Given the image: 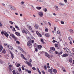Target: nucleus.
Here are the masks:
<instances>
[{
    "label": "nucleus",
    "instance_id": "nucleus-1",
    "mask_svg": "<svg viewBox=\"0 0 74 74\" xmlns=\"http://www.w3.org/2000/svg\"><path fill=\"white\" fill-rule=\"evenodd\" d=\"M7 7H8V8H10V10H13V11H15V10H16V8L11 5H8Z\"/></svg>",
    "mask_w": 74,
    "mask_h": 74
},
{
    "label": "nucleus",
    "instance_id": "nucleus-2",
    "mask_svg": "<svg viewBox=\"0 0 74 74\" xmlns=\"http://www.w3.org/2000/svg\"><path fill=\"white\" fill-rule=\"evenodd\" d=\"M28 28H29V29L31 30L32 33H34V28L30 26H29Z\"/></svg>",
    "mask_w": 74,
    "mask_h": 74
},
{
    "label": "nucleus",
    "instance_id": "nucleus-3",
    "mask_svg": "<svg viewBox=\"0 0 74 74\" xmlns=\"http://www.w3.org/2000/svg\"><path fill=\"white\" fill-rule=\"evenodd\" d=\"M67 50L68 51H67V52L68 53V54L70 55V56H71L72 55V53H71V52L70 51V50H69V49H67Z\"/></svg>",
    "mask_w": 74,
    "mask_h": 74
},
{
    "label": "nucleus",
    "instance_id": "nucleus-4",
    "mask_svg": "<svg viewBox=\"0 0 74 74\" xmlns=\"http://www.w3.org/2000/svg\"><path fill=\"white\" fill-rule=\"evenodd\" d=\"M54 8L56 9V11H59V8H58V5H55Z\"/></svg>",
    "mask_w": 74,
    "mask_h": 74
},
{
    "label": "nucleus",
    "instance_id": "nucleus-5",
    "mask_svg": "<svg viewBox=\"0 0 74 74\" xmlns=\"http://www.w3.org/2000/svg\"><path fill=\"white\" fill-rule=\"evenodd\" d=\"M38 14L39 16L40 17H42L44 14H43V13L41 12H38Z\"/></svg>",
    "mask_w": 74,
    "mask_h": 74
},
{
    "label": "nucleus",
    "instance_id": "nucleus-6",
    "mask_svg": "<svg viewBox=\"0 0 74 74\" xmlns=\"http://www.w3.org/2000/svg\"><path fill=\"white\" fill-rule=\"evenodd\" d=\"M21 56L23 59H24V60H25L27 61V59L26 58H25V56H24L23 55V54H21Z\"/></svg>",
    "mask_w": 74,
    "mask_h": 74
},
{
    "label": "nucleus",
    "instance_id": "nucleus-7",
    "mask_svg": "<svg viewBox=\"0 0 74 74\" xmlns=\"http://www.w3.org/2000/svg\"><path fill=\"white\" fill-rule=\"evenodd\" d=\"M25 63H26L27 64H28L29 66H30L31 67H32V64L30 63H29V62H27L26 61V62H25Z\"/></svg>",
    "mask_w": 74,
    "mask_h": 74
},
{
    "label": "nucleus",
    "instance_id": "nucleus-8",
    "mask_svg": "<svg viewBox=\"0 0 74 74\" xmlns=\"http://www.w3.org/2000/svg\"><path fill=\"white\" fill-rule=\"evenodd\" d=\"M39 26L37 24H35L34 25V27L36 29H38V28Z\"/></svg>",
    "mask_w": 74,
    "mask_h": 74
},
{
    "label": "nucleus",
    "instance_id": "nucleus-9",
    "mask_svg": "<svg viewBox=\"0 0 74 74\" xmlns=\"http://www.w3.org/2000/svg\"><path fill=\"white\" fill-rule=\"evenodd\" d=\"M8 47L9 48V49H11V50H12V49H13V48L11 45H8Z\"/></svg>",
    "mask_w": 74,
    "mask_h": 74
},
{
    "label": "nucleus",
    "instance_id": "nucleus-10",
    "mask_svg": "<svg viewBox=\"0 0 74 74\" xmlns=\"http://www.w3.org/2000/svg\"><path fill=\"white\" fill-rule=\"evenodd\" d=\"M10 36H9V37H11L12 36V37L13 38H15V37L14 36V35L13 34H11L10 33Z\"/></svg>",
    "mask_w": 74,
    "mask_h": 74
},
{
    "label": "nucleus",
    "instance_id": "nucleus-11",
    "mask_svg": "<svg viewBox=\"0 0 74 74\" xmlns=\"http://www.w3.org/2000/svg\"><path fill=\"white\" fill-rule=\"evenodd\" d=\"M10 53L11 55V57L12 59H13V58H14V55L13 54V53H12L11 51L10 52Z\"/></svg>",
    "mask_w": 74,
    "mask_h": 74
},
{
    "label": "nucleus",
    "instance_id": "nucleus-12",
    "mask_svg": "<svg viewBox=\"0 0 74 74\" xmlns=\"http://www.w3.org/2000/svg\"><path fill=\"white\" fill-rule=\"evenodd\" d=\"M36 34H37V35H38L40 37H41V35L40 34V33H39V32H38V31H36Z\"/></svg>",
    "mask_w": 74,
    "mask_h": 74
},
{
    "label": "nucleus",
    "instance_id": "nucleus-13",
    "mask_svg": "<svg viewBox=\"0 0 74 74\" xmlns=\"http://www.w3.org/2000/svg\"><path fill=\"white\" fill-rule=\"evenodd\" d=\"M32 45V44H31V41H29L27 43V46H30V45Z\"/></svg>",
    "mask_w": 74,
    "mask_h": 74
},
{
    "label": "nucleus",
    "instance_id": "nucleus-14",
    "mask_svg": "<svg viewBox=\"0 0 74 74\" xmlns=\"http://www.w3.org/2000/svg\"><path fill=\"white\" fill-rule=\"evenodd\" d=\"M45 56H47L48 58H50V56H49V55L47 53H45Z\"/></svg>",
    "mask_w": 74,
    "mask_h": 74
},
{
    "label": "nucleus",
    "instance_id": "nucleus-15",
    "mask_svg": "<svg viewBox=\"0 0 74 74\" xmlns=\"http://www.w3.org/2000/svg\"><path fill=\"white\" fill-rule=\"evenodd\" d=\"M42 48V46L41 45H39L38 46V49H41Z\"/></svg>",
    "mask_w": 74,
    "mask_h": 74
},
{
    "label": "nucleus",
    "instance_id": "nucleus-16",
    "mask_svg": "<svg viewBox=\"0 0 74 74\" xmlns=\"http://www.w3.org/2000/svg\"><path fill=\"white\" fill-rule=\"evenodd\" d=\"M49 34L48 33H46L45 34V36L47 37H49Z\"/></svg>",
    "mask_w": 74,
    "mask_h": 74
},
{
    "label": "nucleus",
    "instance_id": "nucleus-17",
    "mask_svg": "<svg viewBox=\"0 0 74 74\" xmlns=\"http://www.w3.org/2000/svg\"><path fill=\"white\" fill-rule=\"evenodd\" d=\"M68 40H69L70 41H72L73 40H72V38H71V37H69L68 38Z\"/></svg>",
    "mask_w": 74,
    "mask_h": 74
},
{
    "label": "nucleus",
    "instance_id": "nucleus-18",
    "mask_svg": "<svg viewBox=\"0 0 74 74\" xmlns=\"http://www.w3.org/2000/svg\"><path fill=\"white\" fill-rule=\"evenodd\" d=\"M26 29H23L22 30V32L24 33H26Z\"/></svg>",
    "mask_w": 74,
    "mask_h": 74
},
{
    "label": "nucleus",
    "instance_id": "nucleus-19",
    "mask_svg": "<svg viewBox=\"0 0 74 74\" xmlns=\"http://www.w3.org/2000/svg\"><path fill=\"white\" fill-rule=\"evenodd\" d=\"M2 49H3V46H2V45H0V52L1 51Z\"/></svg>",
    "mask_w": 74,
    "mask_h": 74
},
{
    "label": "nucleus",
    "instance_id": "nucleus-20",
    "mask_svg": "<svg viewBox=\"0 0 74 74\" xmlns=\"http://www.w3.org/2000/svg\"><path fill=\"white\" fill-rule=\"evenodd\" d=\"M4 35L6 36V37H8V34H7V32H5L4 33Z\"/></svg>",
    "mask_w": 74,
    "mask_h": 74
},
{
    "label": "nucleus",
    "instance_id": "nucleus-21",
    "mask_svg": "<svg viewBox=\"0 0 74 74\" xmlns=\"http://www.w3.org/2000/svg\"><path fill=\"white\" fill-rule=\"evenodd\" d=\"M69 31L71 33H74V32H73V30L72 29H70Z\"/></svg>",
    "mask_w": 74,
    "mask_h": 74
},
{
    "label": "nucleus",
    "instance_id": "nucleus-22",
    "mask_svg": "<svg viewBox=\"0 0 74 74\" xmlns=\"http://www.w3.org/2000/svg\"><path fill=\"white\" fill-rule=\"evenodd\" d=\"M73 62V59L72 58H70L69 59V62L70 63H72Z\"/></svg>",
    "mask_w": 74,
    "mask_h": 74
},
{
    "label": "nucleus",
    "instance_id": "nucleus-23",
    "mask_svg": "<svg viewBox=\"0 0 74 74\" xmlns=\"http://www.w3.org/2000/svg\"><path fill=\"white\" fill-rule=\"evenodd\" d=\"M36 8L37 10H41V7H36Z\"/></svg>",
    "mask_w": 74,
    "mask_h": 74
},
{
    "label": "nucleus",
    "instance_id": "nucleus-24",
    "mask_svg": "<svg viewBox=\"0 0 74 74\" xmlns=\"http://www.w3.org/2000/svg\"><path fill=\"white\" fill-rule=\"evenodd\" d=\"M6 52L5 50V49H3L2 51V53H5Z\"/></svg>",
    "mask_w": 74,
    "mask_h": 74
},
{
    "label": "nucleus",
    "instance_id": "nucleus-25",
    "mask_svg": "<svg viewBox=\"0 0 74 74\" xmlns=\"http://www.w3.org/2000/svg\"><path fill=\"white\" fill-rule=\"evenodd\" d=\"M52 69H49L48 70V72H49V73H52Z\"/></svg>",
    "mask_w": 74,
    "mask_h": 74
},
{
    "label": "nucleus",
    "instance_id": "nucleus-26",
    "mask_svg": "<svg viewBox=\"0 0 74 74\" xmlns=\"http://www.w3.org/2000/svg\"><path fill=\"white\" fill-rule=\"evenodd\" d=\"M60 5L61 6H63L64 5V4L63 3H59Z\"/></svg>",
    "mask_w": 74,
    "mask_h": 74
},
{
    "label": "nucleus",
    "instance_id": "nucleus-27",
    "mask_svg": "<svg viewBox=\"0 0 74 74\" xmlns=\"http://www.w3.org/2000/svg\"><path fill=\"white\" fill-rule=\"evenodd\" d=\"M1 5L3 7H5V3H1Z\"/></svg>",
    "mask_w": 74,
    "mask_h": 74
},
{
    "label": "nucleus",
    "instance_id": "nucleus-28",
    "mask_svg": "<svg viewBox=\"0 0 74 74\" xmlns=\"http://www.w3.org/2000/svg\"><path fill=\"white\" fill-rule=\"evenodd\" d=\"M9 70H11V67H12V65H10L9 66Z\"/></svg>",
    "mask_w": 74,
    "mask_h": 74
},
{
    "label": "nucleus",
    "instance_id": "nucleus-29",
    "mask_svg": "<svg viewBox=\"0 0 74 74\" xmlns=\"http://www.w3.org/2000/svg\"><path fill=\"white\" fill-rule=\"evenodd\" d=\"M41 40L42 42V44H44L45 43L44 42V39H41Z\"/></svg>",
    "mask_w": 74,
    "mask_h": 74
},
{
    "label": "nucleus",
    "instance_id": "nucleus-30",
    "mask_svg": "<svg viewBox=\"0 0 74 74\" xmlns=\"http://www.w3.org/2000/svg\"><path fill=\"white\" fill-rule=\"evenodd\" d=\"M68 56V54H64L63 55V56L64 57H66V56Z\"/></svg>",
    "mask_w": 74,
    "mask_h": 74
},
{
    "label": "nucleus",
    "instance_id": "nucleus-31",
    "mask_svg": "<svg viewBox=\"0 0 74 74\" xmlns=\"http://www.w3.org/2000/svg\"><path fill=\"white\" fill-rule=\"evenodd\" d=\"M5 33V32H4V31H2L1 32V34L2 35H3V34H4V33Z\"/></svg>",
    "mask_w": 74,
    "mask_h": 74
},
{
    "label": "nucleus",
    "instance_id": "nucleus-32",
    "mask_svg": "<svg viewBox=\"0 0 74 74\" xmlns=\"http://www.w3.org/2000/svg\"><path fill=\"white\" fill-rule=\"evenodd\" d=\"M53 72H54V73H57V71L55 69H53Z\"/></svg>",
    "mask_w": 74,
    "mask_h": 74
},
{
    "label": "nucleus",
    "instance_id": "nucleus-33",
    "mask_svg": "<svg viewBox=\"0 0 74 74\" xmlns=\"http://www.w3.org/2000/svg\"><path fill=\"white\" fill-rule=\"evenodd\" d=\"M9 23H10L12 25H13V24H14V23L12 22V21H9Z\"/></svg>",
    "mask_w": 74,
    "mask_h": 74
},
{
    "label": "nucleus",
    "instance_id": "nucleus-34",
    "mask_svg": "<svg viewBox=\"0 0 74 74\" xmlns=\"http://www.w3.org/2000/svg\"><path fill=\"white\" fill-rule=\"evenodd\" d=\"M43 10L45 12H47V8H44Z\"/></svg>",
    "mask_w": 74,
    "mask_h": 74
},
{
    "label": "nucleus",
    "instance_id": "nucleus-35",
    "mask_svg": "<svg viewBox=\"0 0 74 74\" xmlns=\"http://www.w3.org/2000/svg\"><path fill=\"white\" fill-rule=\"evenodd\" d=\"M58 44H56L55 45V47H58V44H59V42H58Z\"/></svg>",
    "mask_w": 74,
    "mask_h": 74
},
{
    "label": "nucleus",
    "instance_id": "nucleus-36",
    "mask_svg": "<svg viewBox=\"0 0 74 74\" xmlns=\"http://www.w3.org/2000/svg\"><path fill=\"white\" fill-rule=\"evenodd\" d=\"M15 27L16 28V29H17L18 30H19V28H18V27L17 26L15 25Z\"/></svg>",
    "mask_w": 74,
    "mask_h": 74
},
{
    "label": "nucleus",
    "instance_id": "nucleus-37",
    "mask_svg": "<svg viewBox=\"0 0 74 74\" xmlns=\"http://www.w3.org/2000/svg\"><path fill=\"white\" fill-rule=\"evenodd\" d=\"M67 49H69L67 48H63V49L64 50H66V52H67V51H68V50H67Z\"/></svg>",
    "mask_w": 74,
    "mask_h": 74
},
{
    "label": "nucleus",
    "instance_id": "nucleus-38",
    "mask_svg": "<svg viewBox=\"0 0 74 74\" xmlns=\"http://www.w3.org/2000/svg\"><path fill=\"white\" fill-rule=\"evenodd\" d=\"M24 3H25V2H24V1H22L21 2V5H23V4H24Z\"/></svg>",
    "mask_w": 74,
    "mask_h": 74
},
{
    "label": "nucleus",
    "instance_id": "nucleus-39",
    "mask_svg": "<svg viewBox=\"0 0 74 74\" xmlns=\"http://www.w3.org/2000/svg\"><path fill=\"white\" fill-rule=\"evenodd\" d=\"M45 31L46 32H48V29L47 28H46L45 30Z\"/></svg>",
    "mask_w": 74,
    "mask_h": 74
},
{
    "label": "nucleus",
    "instance_id": "nucleus-40",
    "mask_svg": "<svg viewBox=\"0 0 74 74\" xmlns=\"http://www.w3.org/2000/svg\"><path fill=\"white\" fill-rule=\"evenodd\" d=\"M15 34L16 35H17V36H19V34L18 33V32H16Z\"/></svg>",
    "mask_w": 74,
    "mask_h": 74
},
{
    "label": "nucleus",
    "instance_id": "nucleus-41",
    "mask_svg": "<svg viewBox=\"0 0 74 74\" xmlns=\"http://www.w3.org/2000/svg\"><path fill=\"white\" fill-rule=\"evenodd\" d=\"M16 44H20V42H19V41H16Z\"/></svg>",
    "mask_w": 74,
    "mask_h": 74
},
{
    "label": "nucleus",
    "instance_id": "nucleus-42",
    "mask_svg": "<svg viewBox=\"0 0 74 74\" xmlns=\"http://www.w3.org/2000/svg\"><path fill=\"white\" fill-rule=\"evenodd\" d=\"M12 73L13 74H16V73L15 72V70H13L12 71Z\"/></svg>",
    "mask_w": 74,
    "mask_h": 74
},
{
    "label": "nucleus",
    "instance_id": "nucleus-43",
    "mask_svg": "<svg viewBox=\"0 0 74 74\" xmlns=\"http://www.w3.org/2000/svg\"><path fill=\"white\" fill-rule=\"evenodd\" d=\"M20 66H21V64H18L16 65V67H19Z\"/></svg>",
    "mask_w": 74,
    "mask_h": 74
},
{
    "label": "nucleus",
    "instance_id": "nucleus-44",
    "mask_svg": "<svg viewBox=\"0 0 74 74\" xmlns=\"http://www.w3.org/2000/svg\"><path fill=\"white\" fill-rule=\"evenodd\" d=\"M51 49H52L53 50V51H55V48L53 47H52L51 48Z\"/></svg>",
    "mask_w": 74,
    "mask_h": 74
},
{
    "label": "nucleus",
    "instance_id": "nucleus-45",
    "mask_svg": "<svg viewBox=\"0 0 74 74\" xmlns=\"http://www.w3.org/2000/svg\"><path fill=\"white\" fill-rule=\"evenodd\" d=\"M28 73L29 74H31V73H32V72H31V71H28Z\"/></svg>",
    "mask_w": 74,
    "mask_h": 74
},
{
    "label": "nucleus",
    "instance_id": "nucleus-46",
    "mask_svg": "<svg viewBox=\"0 0 74 74\" xmlns=\"http://www.w3.org/2000/svg\"><path fill=\"white\" fill-rule=\"evenodd\" d=\"M13 31H14V32H16V30H15V28H13L12 29Z\"/></svg>",
    "mask_w": 74,
    "mask_h": 74
},
{
    "label": "nucleus",
    "instance_id": "nucleus-47",
    "mask_svg": "<svg viewBox=\"0 0 74 74\" xmlns=\"http://www.w3.org/2000/svg\"><path fill=\"white\" fill-rule=\"evenodd\" d=\"M31 6H32V8H33V10H34V9H35V8H34V6H33V5H32Z\"/></svg>",
    "mask_w": 74,
    "mask_h": 74
},
{
    "label": "nucleus",
    "instance_id": "nucleus-48",
    "mask_svg": "<svg viewBox=\"0 0 74 74\" xmlns=\"http://www.w3.org/2000/svg\"><path fill=\"white\" fill-rule=\"evenodd\" d=\"M32 69L34 70H36V68L34 67H33L32 68Z\"/></svg>",
    "mask_w": 74,
    "mask_h": 74
},
{
    "label": "nucleus",
    "instance_id": "nucleus-49",
    "mask_svg": "<svg viewBox=\"0 0 74 74\" xmlns=\"http://www.w3.org/2000/svg\"><path fill=\"white\" fill-rule=\"evenodd\" d=\"M44 68L45 70H47V66H46V65L44 66Z\"/></svg>",
    "mask_w": 74,
    "mask_h": 74
},
{
    "label": "nucleus",
    "instance_id": "nucleus-50",
    "mask_svg": "<svg viewBox=\"0 0 74 74\" xmlns=\"http://www.w3.org/2000/svg\"><path fill=\"white\" fill-rule=\"evenodd\" d=\"M4 44V45L5 46V47H7H7H8V45H7V44Z\"/></svg>",
    "mask_w": 74,
    "mask_h": 74
},
{
    "label": "nucleus",
    "instance_id": "nucleus-51",
    "mask_svg": "<svg viewBox=\"0 0 74 74\" xmlns=\"http://www.w3.org/2000/svg\"><path fill=\"white\" fill-rule=\"evenodd\" d=\"M64 1L65 3H67V0H64Z\"/></svg>",
    "mask_w": 74,
    "mask_h": 74
},
{
    "label": "nucleus",
    "instance_id": "nucleus-52",
    "mask_svg": "<svg viewBox=\"0 0 74 74\" xmlns=\"http://www.w3.org/2000/svg\"><path fill=\"white\" fill-rule=\"evenodd\" d=\"M22 69L23 70H25V68L23 66H22Z\"/></svg>",
    "mask_w": 74,
    "mask_h": 74
},
{
    "label": "nucleus",
    "instance_id": "nucleus-53",
    "mask_svg": "<svg viewBox=\"0 0 74 74\" xmlns=\"http://www.w3.org/2000/svg\"><path fill=\"white\" fill-rule=\"evenodd\" d=\"M44 1V0H40V2H43Z\"/></svg>",
    "mask_w": 74,
    "mask_h": 74
},
{
    "label": "nucleus",
    "instance_id": "nucleus-54",
    "mask_svg": "<svg viewBox=\"0 0 74 74\" xmlns=\"http://www.w3.org/2000/svg\"><path fill=\"white\" fill-rule=\"evenodd\" d=\"M61 24H62V25H63V24H64V22L63 21H61Z\"/></svg>",
    "mask_w": 74,
    "mask_h": 74
},
{
    "label": "nucleus",
    "instance_id": "nucleus-55",
    "mask_svg": "<svg viewBox=\"0 0 74 74\" xmlns=\"http://www.w3.org/2000/svg\"><path fill=\"white\" fill-rule=\"evenodd\" d=\"M18 71H21V68H19L18 69Z\"/></svg>",
    "mask_w": 74,
    "mask_h": 74
},
{
    "label": "nucleus",
    "instance_id": "nucleus-56",
    "mask_svg": "<svg viewBox=\"0 0 74 74\" xmlns=\"http://www.w3.org/2000/svg\"><path fill=\"white\" fill-rule=\"evenodd\" d=\"M53 42H57V41L55 40H53L52 41Z\"/></svg>",
    "mask_w": 74,
    "mask_h": 74
},
{
    "label": "nucleus",
    "instance_id": "nucleus-57",
    "mask_svg": "<svg viewBox=\"0 0 74 74\" xmlns=\"http://www.w3.org/2000/svg\"><path fill=\"white\" fill-rule=\"evenodd\" d=\"M35 51H36V52H37V51H38V50L37 49V48H35Z\"/></svg>",
    "mask_w": 74,
    "mask_h": 74
},
{
    "label": "nucleus",
    "instance_id": "nucleus-58",
    "mask_svg": "<svg viewBox=\"0 0 74 74\" xmlns=\"http://www.w3.org/2000/svg\"><path fill=\"white\" fill-rule=\"evenodd\" d=\"M55 53L56 54H59V52H58L57 51H56L55 52Z\"/></svg>",
    "mask_w": 74,
    "mask_h": 74
},
{
    "label": "nucleus",
    "instance_id": "nucleus-59",
    "mask_svg": "<svg viewBox=\"0 0 74 74\" xmlns=\"http://www.w3.org/2000/svg\"><path fill=\"white\" fill-rule=\"evenodd\" d=\"M42 73L43 74H45V72L44 71H42Z\"/></svg>",
    "mask_w": 74,
    "mask_h": 74
},
{
    "label": "nucleus",
    "instance_id": "nucleus-60",
    "mask_svg": "<svg viewBox=\"0 0 74 74\" xmlns=\"http://www.w3.org/2000/svg\"><path fill=\"white\" fill-rule=\"evenodd\" d=\"M34 42V40H32V43H33Z\"/></svg>",
    "mask_w": 74,
    "mask_h": 74
},
{
    "label": "nucleus",
    "instance_id": "nucleus-61",
    "mask_svg": "<svg viewBox=\"0 0 74 74\" xmlns=\"http://www.w3.org/2000/svg\"><path fill=\"white\" fill-rule=\"evenodd\" d=\"M48 23H49V25H50L51 26V24L49 22H48Z\"/></svg>",
    "mask_w": 74,
    "mask_h": 74
},
{
    "label": "nucleus",
    "instance_id": "nucleus-62",
    "mask_svg": "<svg viewBox=\"0 0 74 74\" xmlns=\"http://www.w3.org/2000/svg\"><path fill=\"white\" fill-rule=\"evenodd\" d=\"M29 62H30V63H32V60L30 59V60H29Z\"/></svg>",
    "mask_w": 74,
    "mask_h": 74
},
{
    "label": "nucleus",
    "instance_id": "nucleus-63",
    "mask_svg": "<svg viewBox=\"0 0 74 74\" xmlns=\"http://www.w3.org/2000/svg\"><path fill=\"white\" fill-rule=\"evenodd\" d=\"M69 43L71 45H72V42H71V41H70L69 42Z\"/></svg>",
    "mask_w": 74,
    "mask_h": 74
},
{
    "label": "nucleus",
    "instance_id": "nucleus-64",
    "mask_svg": "<svg viewBox=\"0 0 74 74\" xmlns=\"http://www.w3.org/2000/svg\"><path fill=\"white\" fill-rule=\"evenodd\" d=\"M72 51H73V52H74V48L72 49Z\"/></svg>",
    "mask_w": 74,
    "mask_h": 74
}]
</instances>
